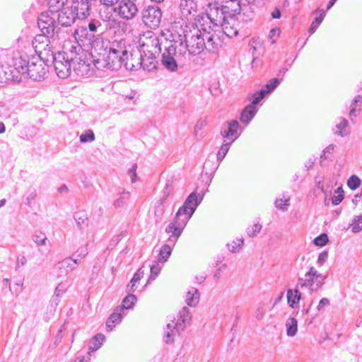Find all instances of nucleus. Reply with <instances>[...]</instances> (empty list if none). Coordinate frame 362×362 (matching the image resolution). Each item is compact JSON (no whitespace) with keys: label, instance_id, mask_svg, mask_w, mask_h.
Returning <instances> with one entry per match:
<instances>
[{"label":"nucleus","instance_id":"obj_1","mask_svg":"<svg viewBox=\"0 0 362 362\" xmlns=\"http://www.w3.org/2000/svg\"><path fill=\"white\" fill-rule=\"evenodd\" d=\"M204 194L199 198L197 192L194 191L189 194L185 199L184 204L180 206L175 214L173 220L168 224L165 228L167 233H170L169 241L175 244L182 232L186 226L187 222L192 216L197 206L202 202Z\"/></svg>","mask_w":362,"mask_h":362},{"label":"nucleus","instance_id":"obj_2","mask_svg":"<svg viewBox=\"0 0 362 362\" xmlns=\"http://www.w3.org/2000/svg\"><path fill=\"white\" fill-rule=\"evenodd\" d=\"M71 62V68L81 76H90L95 74V69L102 70L105 68L109 69V64L105 57L107 54V48H101L100 50L90 52V53H77L76 47Z\"/></svg>","mask_w":362,"mask_h":362},{"label":"nucleus","instance_id":"obj_3","mask_svg":"<svg viewBox=\"0 0 362 362\" xmlns=\"http://www.w3.org/2000/svg\"><path fill=\"white\" fill-rule=\"evenodd\" d=\"M52 40L49 42L45 43L41 49H37L40 54L45 55L46 62L52 61L57 76L59 78H65L68 77L71 71V62L74 61V52H58L54 53L52 46L51 45Z\"/></svg>","mask_w":362,"mask_h":362},{"label":"nucleus","instance_id":"obj_4","mask_svg":"<svg viewBox=\"0 0 362 362\" xmlns=\"http://www.w3.org/2000/svg\"><path fill=\"white\" fill-rule=\"evenodd\" d=\"M16 65L21 69L22 75L34 81H41L46 74V63L40 56H21L16 59Z\"/></svg>","mask_w":362,"mask_h":362},{"label":"nucleus","instance_id":"obj_5","mask_svg":"<svg viewBox=\"0 0 362 362\" xmlns=\"http://www.w3.org/2000/svg\"><path fill=\"white\" fill-rule=\"evenodd\" d=\"M74 35L78 44V47L71 46L70 50H73L74 53H75L74 47H76V52L79 53L81 50L83 52V50L88 51L89 49H90V52L94 51L95 52L104 47L105 42L103 40L100 38L98 35L96 36L93 33H89L86 28L76 29Z\"/></svg>","mask_w":362,"mask_h":362},{"label":"nucleus","instance_id":"obj_6","mask_svg":"<svg viewBox=\"0 0 362 362\" xmlns=\"http://www.w3.org/2000/svg\"><path fill=\"white\" fill-rule=\"evenodd\" d=\"M109 44V41L105 42L104 44V48H107V54L105 57L109 64V69L118 70L123 64L125 65L127 62L125 59H127V50L125 47V42L123 40H114L108 47Z\"/></svg>","mask_w":362,"mask_h":362},{"label":"nucleus","instance_id":"obj_7","mask_svg":"<svg viewBox=\"0 0 362 362\" xmlns=\"http://www.w3.org/2000/svg\"><path fill=\"white\" fill-rule=\"evenodd\" d=\"M226 14L223 6H218L217 4H210L208 11L206 13H202L201 18L206 23L209 21L214 27L220 28L224 26Z\"/></svg>","mask_w":362,"mask_h":362},{"label":"nucleus","instance_id":"obj_8","mask_svg":"<svg viewBox=\"0 0 362 362\" xmlns=\"http://www.w3.org/2000/svg\"><path fill=\"white\" fill-rule=\"evenodd\" d=\"M158 56H154L152 54H146L145 53H139V58L136 59V64L133 63L129 65V62L125 63V68L131 71L137 70L139 68H143L144 70L151 71L157 69L158 66Z\"/></svg>","mask_w":362,"mask_h":362},{"label":"nucleus","instance_id":"obj_9","mask_svg":"<svg viewBox=\"0 0 362 362\" xmlns=\"http://www.w3.org/2000/svg\"><path fill=\"white\" fill-rule=\"evenodd\" d=\"M136 0H119L118 5L112 10L118 16L126 21L134 19L139 13Z\"/></svg>","mask_w":362,"mask_h":362},{"label":"nucleus","instance_id":"obj_10","mask_svg":"<svg viewBox=\"0 0 362 362\" xmlns=\"http://www.w3.org/2000/svg\"><path fill=\"white\" fill-rule=\"evenodd\" d=\"M185 42L187 43L189 48V55H198L201 54L206 47L204 35H202L200 30H198L196 34H185L183 36Z\"/></svg>","mask_w":362,"mask_h":362},{"label":"nucleus","instance_id":"obj_11","mask_svg":"<svg viewBox=\"0 0 362 362\" xmlns=\"http://www.w3.org/2000/svg\"><path fill=\"white\" fill-rule=\"evenodd\" d=\"M57 24L55 18L47 12H42L37 18V26L40 32L47 37H55V35H58L59 28Z\"/></svg>","mask_w":362,"mask_h":362},{"label":"nucleus","instance_id":"obj_12","mask_svg":"<svg viewBox=\"0 0 362 362\" xmlns=\"http://www.w3.org/2000/svg\"><path fill=\"white\" fill-rule=\"evenodd\" d=\"M141 18L146 25L155 29L158 28L160 23L162 12L158 6H150L143 9Z\"/></svg>","mask_w":362,"mask_h":362},{"label":"nucleus","instance_id":"obj_13","mask_svg":"<svg viewBox=\"0 0 362 362\" xmlns=\"http://www.w3.org/2000/svg\"><path fill=\"white\" fill-rule=\"evenodd\" d=\"M139 53H145L146 54H152L158 56L161 52V43L160 40L156 35L146 38L139 45Z\"/></svg>","mask_w":362,"mask_h":362},{"label":"nucleus","instance_id":"obj_14","mask_svg":"<svg viewBox=\"0 0 362 362\" xmlns=\"http://www.w3.org/2000/svg\"><path fill=\"white\" fill-rule=\"evenodd\" d=\"M175 45L170 44L165 47L161 55V64L169 71L174 72L177 70V62L180 60L175 55Z\"/></svg>","mask_w":362,"mask_h":362},{"label":"nucleus","instance_id":"obj_15","mask_svg":"<svg viewBox=\"0 0 362 362\" xmlns=\"http://www.w3.org/2000/svg\"><path fill=\"white\" fill-rule=\"evenodd\" d=\"M239 127V123L235 119L226 122L221 126L220 134L224 139L228 140V142L232 144L240 135L238 132Z\"/></svg>","mask_w":362,"mask_h":362},{"label":"nucleus","instance_id":"obj_16","mask_svg":"<svg viewBox=\"0 0 362 362\" xmlns=\"http://www.w3.org/2000/svg\"><path fill=\"white\" fill-rule=\"evenodd\" d=\"M78 18V16L71 8H64L58 11L57 21L63 27H70Z\"/></svg>","mask_w":362,"mask_h":362},{"label":"nucleus","instance_id":"obj_17","mask_svg":"<svg viewBox=\"0 0 362 362\" xmlns=\"http://www.w3.org/2000/svg\"><path fill=\"white\" fill-rule=\"evenodd\" d=\"M91 2L89 0H73L71 9L77 14L78 19H85L90 12Z\"/></svg>","mask_w":362,"mask_h":362},{"label":"nucleus","instance_id":"obj_18","mask_svg":"<svg viewBox=\"0 0 362 362\" xmlns=\"http://www.w3.org/2000/svg\"><path fill=\"white\" fill-rule=\"evenodd\" d=\"M184 330V325L180 322L172 320L166 325L163 339L166 344H171L174 341V337L176 334H180V332Z\"/></svg>","mask_w":362,"mask_h":362},{"label":"nucleus","instance_id":"obj_19","mask_svg":"<svg viewBox=\"0 0 362 362\" xmlns=\"http://www.w3.org/2000/svg\"><path fill=\"white\" fill-rule=\"evenodd\" d=\"M124 314L122 308L117 307L114 312L110 315L106 322V327L108 332H111L112 328L121 322Z\"/></svg>","mask_w":362,"mask_h":362},{"label":"nucleus","instance_id":"obj_20","mask_svg":"<svg viewBox=\"0 0 362 362\" xmlns=\"http://www.w3.org/2000/svg\"><path fill=\"white\" fill-rule=\"evenodd\" d=\"M180 7L182 16L187 18L191 15L195 16L197 13V3L194 0H181Z\"/></svg>","mask_w":362,"mask_h":362},{"label":"nucleus","instance_id":"obj_21","mask_svg":"<svg viewBox=\"0 0 362 362\" xmlns=\"http://www.w3.org/2000/svg\"><path fill=\"white\" fill-rule=\"evenodd\" d=\"M4 68L6 76H8V81H21V69L16 65V59L13 66L8 65L4 66Z\"/></svg>","mask_w":362,"mask_h":362},{"label":"nucleus","instance_id":"obj_22","mask_svg":"<svg viewBox=\"0 0 362 362\" xmlns=\"http://www.w3.org/2000/svg\"><path fill=\"white\" fill-rule=\"evenodd\" d=\"M257 112V107H254L250 104L241 112L240 120L241 122L248 124Z\"/></svg>","mask_w":362,"mask_h":362},{"label":"nucleus","instance_id":"obj_23","mask_svg":"<svg viewBox=\"0 0 362 362\" xmlns=\"http://www.w3.org/2000/svg\"><path fill=\"white\" fill-rule=\"evenodd\" d=\"M169 244L163 245L160 250L157 258V262H165L172 253L173 247L175 245H173L172 243L169 241V238L168 239Z\"/></svg>","mask_w":362,"mask_h":362},{"label":"nucleus","instance_id":"obj_24","mask_svg":"<svg viewBox=\"0 0 362 362\" xmlns=\"http://www.w3.org/2000/svg\"><path fill=\"white\" fill-rule=\"evenodd\" d=\"M216 37L218 38L216 31L211 33H207L204 35L206 47L205 48L210 52H215L219 46V44L216 42Z\"/></svg>","mask_w":362,"mask_h":362},{"label":"nucleus","instance_id":"obj_25","mask_svg":"<svg viewBox=\"0 0 362 362\" xmlns=\"http://www.w3.org/2000/svg\"><path fill=\"white\" fill-rule=\"evenodd\" d=\"M199 301V293L197 288L192 287L185 296V302L189 306H196Z\"/></svg>","mask_w":362,"mask_h":362},{"label":"nucleus","instance_id":"obj_26","mask_svg":"<svg viewBox=\"0 0 362 362\" xmlns=\"http://www.w3.org/2000/svg\"><path fill=\"white\" fill-rule=\"evenodd\" d=\"M301 298V293L298 289L296 288L294 291L288 289L287 291V300L288 304L292 308H296L299 303Z\"/></svg>","mask_w":362,"mask_h":362},{"label":"nucleus","instance_id":"obj_27","mask_svg":"<svg viewBox=\"0 0 362 362\" xmlns=\"http://www.w3.org/2000/svg\"><path fill=\"white\" fill-rule=\"evenodd\" d=\"M241 2L242 1H237V0L226 1L223 7L226 8L227 14L235 16L240 13V11L243 9Z\"/></svg>","mask_w":362,"mask_h":362},{"label":"nucleus","instance_id":"obj_28","mask_svg":"<svg viewBox=\"0 0 362 362\" xmlns=\"http://www.w3.org/2000/svg\"><path fill=\"white\" fill-rule=\"evenodd\" d=\"M50 40H52L54 42L56 38L53 37H47L45 33H41L37 35L34 40H33V46L35 49V51L37 52V49H41L45 45V43L49 42Z\"/></svg>","mask_w":362,"mask_h":362},{"label":"nucleus","instance_id":"obj_29","mask_svg":"<svg viewBox=\"0 0 362 362\" xmlns=\"http://www.w3.org/2000/svg\"><path fill=\"white\" fill-rule=\"evenodd\" d=\"M105 340V337L101 333L95 334L90 340L88 348V353L93 352L99 349Z\"/></svg>","mask_w":362,"mask_h":362},{"label":"nucleus","instance_id":"obj_30","mask_svg":"<svg viewBox=\"0 0 362 362\" xmlns=\"http://www.w3.org/2000/svg\"><path fill=\"white\" fill-rule=\"evenodd\" d=\"M56 268L60 270H63L62 272H64L65 274H67L69 272L75 269L72 258L70 257H66L62 261L59 262L56 264Z\"/></svg>","mask_w":362,"mask_h":362},{"label":"nucleus","instance_id":"obj_31","mask_svg":"<svg viewBox=\"0 0 362 362\" xmlns=\"http://www.w3.org/2000/svg\"><path fill=\"white\" fill-rule=\"evenodd\" d=\"M189 47L187 43L185 42V39H180V42L178 46H175V55L180 61L185 58V55L189 54Z\"/></svg>","mask_w":362,"mask_h":362},{"label":"nucleus","instance_id":"obj_32","mask_svg":"<svg viewBox=\"0 0 362 362\" xmlns=\"http://www.w3.org/2000/svg\"><path fill=\"white\" fill-rule=\"evenodd\" d=\"M192 320V314L189 308L187 307H183L179 313L178 319L177 322H180V324L184 325V329L187 325H189Z\"/></svg>","mask_w":362,"mask_h":362},{"label":"nucleus","instance_id":"obj_33","mask_svg":"<svg viewBox=\"0 0 362 362\" xmlns=\"http://www.w3.org/2000/svg\"><path fill=\"white\" fill-rule=\"evenodd\" d=\"M286 334L288 337H293L298 331V321L295 317H291L286 322Z\"/></svg>","mask_w":362,"mask_h":362},{"label":"nucleus","instance_id":"obj_34","mask_svg":"<svg viewBox=\"0 0 362 362\" xmlns=\"http://www.w3.org/2000/svg\"><path fill=\"white\" fill-rule=\"evenodd\" d=\"M317 12H319L320 14L318 16H317L315 18V21L312 23L309 30H308V32L310 33V35H313L315 30H317V28H318V26L321 24V23L322 22L324 18L325 17V15H326V13L325 11V10L323 9H320V10H316L315 11V13H317Z\"/></svg>","mask_w":362,"mask_h":362},{"label":"nucleus","instance_id":"obj_35","mask_svg":"<svg viewBox=\"0 0 362 362\" xmlns=\"http://www.w3.org/2000/svg\"><path fill=\"white\" fill-rule=\"evenodd\" d=\"M74 218L80 229H82L83 226L88 225V214L85 211L76 212Z\"/></svg>","mask_w":362,"mask_h":362},{"label":"nucleus","instance_id":"obj_36","mask_svg":"<svg viewBox=\"0 0 362 362\" xmlns=\"http://www.w3.org/2000/svg\"><path fill=\"white\" fill-rule=\"evenodd\" d=\"M137 301V298L134 294H128L122 300V305L119 306V308H122V310L131 309L132 308L136 302Z\"/></svg>","mask_w":362,"mask_h":362},{"label":"nucleus","instance_id":"obj_37","mask_svg":"<svg viewBox=\"0 0 362 362\" xmlns=\"http://www.w3.org/2000/svg\"><path fill=\"white\" fill-rule=\"evenodd\" d=\"M198 23L199 24V26L201 27V32L202 31V35H207V33H211V32L216 31L214 28H216L217 27H214L212 24H210L208 21L207 23L206 21H204L201 18V15H198Z\"/></svg>","mask_w":362,"mask_h":362},{"label":"nucleus","instance_id":"obj_38","mask_svg":"<svg viewBox=\"0 0 362 362\" xmlns=\"http://www.w3.org/2000/svg\"><path fill=\"white\" fill-rule=\"evenodd\" d=\"M297 286L300 288L308 287L312 291V288H315V277H299L298 279Z\"/></svg>","mask_w":362,"mask_h":362},{"label":"nucleus","instance_id":"obj_39","mask_svg":"<svg viewBox=\"0 0 362 362\" xmlns=\"http://www.w3.org/2000/svg\"><path fill=\"white\" fill-rule=\"evenodd\" d=\"M67 0H49L48 6L51 12L56 13L62 10Z\"/></svg>","mask_w":362,"mask_h":362},{"label":"nucleus","instance_id":"obj_40","mask_svg":"<svg viewBox=\"0 0 362 362\" xmlns=\"http://www.w3.org/2000/svg\"><path fill=\"white\" fill-rule=\"evenodd\" d=\"M347 126L348 121L344 118H341L339 123L336 125V127L339 131L335 133L342 137L347 136L349 133L347 129Z\"/></svg>","mask_w":362,"mask_h":362},{"label":"nucleus","instance_id":"obj_41","mask_svg":"<svg viewBox=\"0 0 362 362\" xmlns=\"http://www.w3.org/2000/svg\"><path fill=\"white\" fill-rule=\"evenodd\" d=\"M281 79L274 78L271 79L262 89L267 95L274 91V90L280 84Z\"/></svg>","mask_w":362,"mask_h":362},{"label":"nucleus","instance_id":"obj_42","mask_svg":"<svg viewBox=\"0 0 362 362\" xmlns=\"http://www.w3.org/2000/svg\"><path fill=\"white\" fill-rule=\"evenodd\" d=\"M32 239L38 246L46 245L49 243L46 235L42 232L34 234Z\"/></svg>","mask_w":362,"mask_h":362},{"label":"nucleus","instance_id":"obj_43","mask_svg":"<svg viewBox=\"0 0 362 362\" xmlns=\"http://www.w3.org/2000/svg\"><path fill=\"white\" fill-rule=\"evenodd\" d=\"M230 145L231 142H226V141H225L224 143L221 145L216 156L217 160L218 161H221L225 158L230 149Z\"/></svg>","mask_w":362,"mask_h":362},{"label":"nucleus","instance_id":"obj_44","mask_svg":"<svg viewBox=\"0 0 362 362\" xmlns=\"http://www.w3.org/2000/svg\"><path fill=\"white\" fill-rule=\"evenodd\" d=\"M243 245V239H237L236 240L233 241L231 243L227 244V247L230 252L235 253L240 251Z\"/></svg>","mask_w":362,"mask_h":362},{"label":"nucleus","instance_id":"obj_45","mask_svg":"<svg viewBox=\"0 0 362 362\" xmlns=\"http://www.w3.org/2000/svg\"><path fill=\"white\" fill-rule=\"evenodd\" d=\"M129 192L123 191L119 193V197L114 201L113 205L115 208H119L125 204L126 200L129 198Z\"/></svg>","mask_w":362,"mask_h":362},{"label":"nucleus","instance_id":"obj_46","mask_svg":"<svg viewBox=\"0 0 362 362\" xmlns=\"http://www.w3.org/2000/svg\"><path fill=\"white\" fill-rule=\"evenodd\" d=\"M95 139V134L90 129L85 131V132L80 136V141L81 143L91 142L93 141Z\"/></svg>","mask_w":362,"mask_h":362},{"label":"nucleus","instance_id":"obj_47","mask_svg":"<svg viewBox=\"0 0 362 362\" xmlns=\"http://www.w3.org/2000/svg\"><path fill=\"white\" fill-rule=\"evenodd\" d=\"M360 185L361 180L358 176L355 175H351L347 181L348 187L352 190L356 189L360 186Z\"/></svg>","mask_w":362,"mask_h":362},{"label":"nucleus","instance_id":"obj_48","mask_svg":"<svg viewBox=\"0 0 362 362\" xmlns=\"http://www.w3.org/2000/svg\"><path fill=\"white\" fill-rule=\"evenodd\" d=\"M335 193L337 194V195H335L332 198V203L333 205H338L344 199V191L341 187H338L336 189Z\"/></svg>","mask_w":362,"mask_h":362},{"label":"nucleus","instance_id":"obj_49","mask_svg":"<svg viewBox=\"0 0 362 362\" xmlns=\"http://www.w3.org/2000/svg\"><path fill=\"white\" fill-rule=\"evenodd\" d=\"M267 95V94L264 93V90H262V89L259 91H257L253 95V100L251 103H250V105H252L254 107H257V105Z\"/></svg>","mask_w":362,"mask_h":362},{"label":"nucleus","instance_id":"obj_50","mask_svg":"<svg viewBox=\"0 0 362 362\" xmlns=\"http://www.w3.org/2000/svg\"><path fill=\"white\" fill-rule=\"evenodd\" d=\"M328 241L329 239L327 234L322 233L314 239L313 243L317 246L323 247L327 245Z\"/></svg>","mask_w":362,"mask_h":362},{"label":"nucleus","instance_id":"obj_51","mask_svg":"<svg viewBox=\"0 0 362 362\" xmlns=\"http://www.w3.org/2000/svg\"><path fill=\"white\" fill-rule=\"evenodd\" d=\"M327 276L323 274H318L315 277V288H312V291H317L321 288L325 283Z\"/></svg>","mask_w":362,"mask_h":362},{"label":"nucleus","instance_id":"obj_52","mask_svg":"<svg viewBox=\"0 0 362 362\" xmlns=\"http://www.w3.org/2000/svg\"><path fill=\"white\" fill-rule=\"evenodd\" d=\"M362 230V214L360 216H355L353 221L352 231L358 233Z\"/></svg>","mask_w":362,"mask_h":362},{"label":"nucleus","instance_id":"obj_53","mask_svg":"<svg viewBox=\"0 0 362 362\" xmlns=\"http://www.w3.org/2000/svg\"><path fill=\"white\" fill-rule=\"evenodd\" d=\"M289 199H286L285 200H284L283 199H276V201H275V206L283 211H287L288 209V206L289 205Z\"/></svg>","mask_w":362,"mask_h":362},{"label":"nucleus","instance_id":"obj_54","mask_svg":"<svg viewBox=\"0 0 362 362\" xmlns=\"http://www.w3.org/2000/svg\"><path fill=\"white\" fill-rule=\"evenodd\" d=\"M262 226L259 223H255L252 226L247 228V233L250 237H254L260 232Z\"/></svg>","mask_w":362,"mask_h":362},{"label":"nucleus","instance_id":"obj_55","mask_svg":"<svg viewBox=\"0 0 362 362\" xmlns=\"http://www.w3.org/2000/svg\"><path fill=\"white\" fill-rule=\"evenodd\" d=\"M206 121L203 119H200L197 121L194 127V134L196 136H202V133H199V131L202 130L206 125Z\"/></svg>","mask_w":362,"mask_h":362},{"label":"nucleus","instance_id":"obj_56","mask_svg":"<svg viewBox=\"0 0 362 362\" xmlns=\"http://www.w3.org/2000/svg\"><path fill=\"white\" fill-rule=\"evenodd\" d=\"M136 169H137V165L136 163H134L132 165L131 168H129L128 170V175L130 176L131 181L132 183H134L137 179Z\"/></svg>","mask_w":362,"mask_h":362},{"label":"nucleus","instance_id":"obj_57","mask_svg":"<svg viewBox=\"0 0 362 362\" xmlns=\"http://www.w3.org/2000/svg\"><path fill=\"white\" fill-rule=\"evenodd\" d=\"M173 190V182H171L170 180H168L163 190V195L165 196V197H168L170 194L172 193Z\"/></svg>","mask_w":362,"mask_h":362},{"label":"nucleus","instance_id":"obj_58","mask_svg":"<svg viewBox=\"0 0 362 362\" xmlns=\"http://www.w3.org/2000/svg\"><path fill=\"white\" fill-rule=\"evenodd\" d=\"M150 269L151 273V276L153 277V279L158 275V274L160 272V267H159L157 262L152 264L150 267Z\"/></svg>","mask_w":362,"mask_h":362},{"label":"nucleus","instance_id":"obj_59","mask_svg":"<svg viewBox=\"0 0 362 362\" xmlns=\"http://www.w3.org/2000/svg\"><path fill=\"white\" fill-rule=\"evenodd\" d=\"M119 1V0H100V4L107 8H114Z\"/></svg>","mask_w":362,"mask_h":362},{"label":"nucleus","instance_id":"obj_60","mask_svg":"<svg viewBox=\"0 0 362 362\" xmlns=\"http://www.w3.org/2000/svg\"><path fill=\"white\" fill-rule=\"evenodd\" d=\"M144 270L142 269V268H139L136 272V273L134 274V276L131 280H132L133 282L138 283L141 279V278L144 276Z\"/></svg>","mask_w":362,"mask_h":362},{"label":"nucleus","instance_id":"obj_61","mask_svg":"<svg viewBox=\"0 0 362 362\" xmlns=\"http://www.w3.org/2000/svg\"><path fill=\"white\" fill-rule=\"evenodd\" d=\"M223 32L225 33L226 35H227L229 37H231L233 35H238V30H233L231 28H228V26H222Z\"/></svg>","mask_w":362,"mask_h":362},{"label":"nucleus","instance_id":"obj_62","mask_svg":"<svg viewBox=\"0 0 362 362\" xmlns=\"http://www.w3.org/2000/svg\"><path fill=\"white\" fill-rule=\"evenodd\" d=\"M98 25H99V22L98 21L92 20L88 23V30L89 31V33H93V32H95L98 28Z\"/></svg>","mask_w":362,"mask_h":362},{"label":"nucleus","instance_id":"obj_63","mask_svg":"<svg viewBox=\"0 0 362 362\" xmlns=\"http://www.w3.org/2000/svg\"><path fill=\"white\" fill-rule=\"evenodd\" d=\"M327 257H328V253L327 252H321L319 255H318V258H317V263L319 265H322L326 259H327Z\"/></svg>","mask_w":362,"mask_h":362},{"label":"nucleus","instance_id":"obj_64","mask_svg":"<svg viewBox=\"0 0 362 362\" xmlns=\"http://www.w3.org/2000/svg\"><path fill=\"white\" fill-rule=\"evenodd\" d=\"M88 249L86 247H81V248L78 249L76 251L75 255H76L77 257L82 259V258L85 257L88 255Z\"/></svg>","mask_w":362,"mask_h":362}]
</instances>
